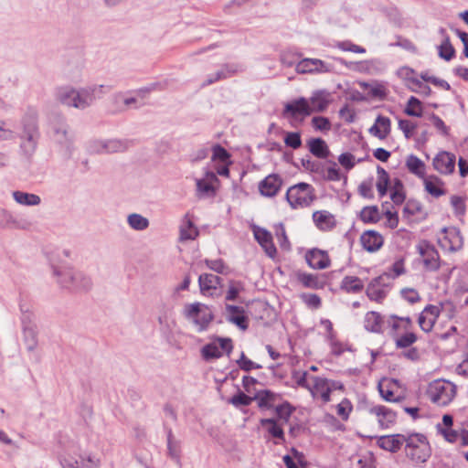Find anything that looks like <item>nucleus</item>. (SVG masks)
<instances>
[{"label": "nucleus", "instance_id": "nucleus-50", "mask_svg": "<svg viewBox=\"0 0 468 468\" xmlns=\"http://www.w3.org/2000/svg\"><path fill=\"white\" fill-rule=\"evenodd\" d=\"M244 290L243 283L239 281H230L229 282V289L226 292L225 299L227 301L237 300L239 292Z\"/></svg>", "mask_w": 468, "mask_h": 468}, {"label": "nucleus", "instance_id": "nucleus-43", "mask_svg": "<svg viewBox=\"0 0 468 468\" xmlns=\"http://www.w3.org/2000/svg\"><path fill=\"white\" fill-rule=\"evenodd\" d=\"M201 356L204 360L209 361L222 356V352L215 343H210L201 348Z\"/></svg>", "mask_w": 468, "mask_h": 468}, {"label": "nucleus", "instance_id": "nucleus-7", "mask_svg": "<svg viewBox=\"0 0 468 468\" xmlns=\"http://www.w3.org/2000/svg\"><path fill=\"white\" fill-rule=\"evenodd\" d=\"M311 386L310 393L314 399L321 400L323 404L330 401V394L336 389H343L340 382L330 380L324 378L313 376L310 377Z\"/></svg>", "mask_w": 468, "mask_h": 468}, {"label": "nucleus", "instance_id": "nucleus-6", "mask_svg": "<svg viewBox=\"0 0 468 468\" xmlns=\"http://www.w3.org/2000/svg\"><path fill=\"white\" fill-rule=\"evenodd\" d=\"M427 394L433 403L447 406L456 395V386L450 381L437 379L429 385Z\"/></svg>", "mask_w": 468, "mask_h": 468}, {"label": "nucleus", "instance_id": "nucleus-5", "mask_svg": "<svg viewBox=\"0 0 468 468\" xmlns=\"http://www.w3.org/2000/svg\"><path fill=\"white\" fill-rule=\"evenodd\" d=\"M54 275H66L69 279H61L60 285L69 289L88 291L92 287V281L90 276L82 271H75L70 267L54 268Z\"/></svg>", "mask_w": 468, "mask_h": 468}, {"label": "nucleus", "instance_id": "nucleus-37", "mask_svg": "<svg viewBox=\"0 0 468 468\" xmlns=\"http://www.w3.org/2000/svg\"><path fill=\"white\" fill-rule=\"evenodd\" d=\"M127 223L131 229L137 231L146 229L150 224L148 218L138 213L129 214L127 216Z\"/></svg>", "mask_w": 468, "mask_h": 468}, {"label": "nucleus", "instance_id": "nucleus-64", "mask_svg": "<svg viewBox=\"0 0 468 468\" xmlns=\"http://www.w3.org/2000/svg\"><path fill=\"white\" fill-rule=\"evenodd\" d=\"M338 162L346 170L352 169L356 165L355 156L350 153L341 154L338 157Z\"/></svg>", "mask_w": 468, "mask_h": 468}, {"label": "nucleus", "instance_id": "nucleus-20", "mask_svg": "<svg viewBox=\"0 0 468 468\" xmlns=\"http://www.w3.org/2000/svg\"><path fill=\"white\" fill-rule=\"evenodd\" d=\"M309 107L313 112H322L327 109L332 101L331 94L325 90H319L313 92L310 97Z\"/></svg>", "mask_w": 468, "mask_h": 468}, {"label": "nucleus", "instance_id": "nucleus-4", "mask_svg": "<svg viewBox=\"0 0 468 468\" xmlns=\"http://www.w3.org/2000/svg\"><path fill=\"white\" fill-rule=\"evenodd\" d=\"M315 198L314 186L303 182L292 186L286 192V199L293 209L310 207Z\"/></svg>", "mask_w": 468, "mask_h": 468}, {"label": "nucleus", "instance_id": "nucleus-51", "mask_svg": "<svg viewBox=\"0 0 468 468\" xmlns=\"http://www.w3.org/2000/svg\"><path fill=\"white\" fill-rule=\"evenodd\" d=\"M417 341V335L412 332H406L404 335L398 336L395 340L398 348H406L410 346Z\"/></svg>", "mask_w": 468, "mask_h": 468}, {"label": "nucleus", "instance_id": "nucleus-44", "mask_svg": "<svg viewBox=\"0 0 468 468\" xmlns=\"http://www.w3.org/2000/svg\"><path fill=\"white\" fill-rule=\"evenodd\" d=\"M24 339L28 351H34L37 346V331L34 326L24 327Z\"/></svg>", "mask_w": 468, "mask_h": 468}, {"label": "nucleus", "instance_id": "nucleus-56", "mask_svg": "<svg viewBox=\"0 0 468 468\" xmlns=\"http://www.w3.org/2000/svg\"><path fill=\"white\" fill-rule=\"evenodd\" d=\"M399 128L403 132L405 137L410 139L413 136L417 124L410 120H399Z\"/></svg>", "mask_w": 468, "mask_h": 468}, {"label": "nucleus", "instance_id": "nucleus-8", "mask_svg": "<svg viewBox=\"0 0 468 468\" xmlns=\"http://www.w3.org/2000/svg\"><path fill=\"white\" fill-rule=\"evenodd\" d=\"M185 315L197 326V332L207 330L208 324L213 319L211 311L207 306H204L199 303L187 304L185 307Z\"/></svg>", "mask_w": 468, "mask_h": 468}, {"label": "nucleus", "instance_id": "nucleus-35", "mask_svg": "<svg viewBox=\"0 0 468 468\" xmlns=\"http://www.w3.org/2000/svg\"><path fill=\"white\" fill-rule=\"evenodd\" d=\"M12 195L15 201L23 206H38L41 202L40 197L36 194L14 191Z\"/></svg>", "mask_w": 468, "mask_h": 468}, {"label": "nucleus", "instance_id": "nucleus-34", "mask_svg": "<svg viewBox=\"0 0 468 468\" xmlns=\"http://www.w3.org/2000/svg\"><path fill=\"white\" fill-rule=\"evenodd\" d=\"M365 328L373 333L382 332V316L374 311L367 313L365 316Z\"/></svg>", "mask_w": 468, "mask_h": 468}, {"label": "nucleus", "instance_id": "nucleus-23", "mask_svg": "<svg viewBox=\"0 0 468 468\" xmlns=\"http://www.w3.org/2000/svg\"><path fill=\"white\" fill-rule=\"evenodd\" d=\"M254 237L265 253L273 259L277 254V250L273 244L271 234L265 229L258 228L254 230Z\"/></svg>", "mask_w": 468, "mask_h": 468}, {"label": "nucleus", "instance_id": "nucleus-54", "mask_svg": "<svg viewBox=\"0 0 468 468\" xmlns=\"http://www.w3.org/2000/svg\"><path fill=\"white\" fill-rule=\"evenodd\" d=\"M312 125L315 130L328 132L331 129V122L328 118L324 116H315L312 119Z\"/></svg>", "mask_w": 468, "mask_h": 468}, {"label": "nucleus", "instance_id": "nucleus-28", "mask_svg": "<svg viewBox=\"0 0 468 468\" xmlns=\"http://www.w3.org/2000/svg\"><path fill=\"white\" fill-rule=\"evenodd\" d=\"M307 146L310 153L320 159H325L331 154L328 145L322 138L310 139L307 142Z\"/></svg>", "mask_w": 468, "mask_h": 468}, {"label": "nucleus", "instance_id": "nucleus-32", "mask_svg": "<svg viewBox=\"0 0 468 468\" xmlns=\"http://www.w3.org/2000/svg\"><path fill=\"white\" fill-rule=\"evenodd\" d=\"M406 167L411 174L421 179L426 176V165L424 162L414 154H410L407 157Z\"/></svg>", "mask_w": 468, "mask_h": 468}, {"label": "nucleus", "instance_id": "nucleus-62", "mask_svg": "<svg viewBox=\"0 0 468 468\" xmlns=\"http://www.w3.org/2000/svg\"><path fill=\"white\" fill-rule=\"evenodd\" d=\"M352 410V404L348 399H343L337 405V414L342 420H346L349 417V414Z\"/></svg>", "mask_w": 468, "mask_h": 468}, {"label": "nucleus", "instance_id": "nucleus-47", "mask_svg": "<svg viewBox=\"0 0 468 468\" xmlns=\"http://www.w3.org/2000/svg\"><path fill=\"white\" fill-rule=\"evenodd\" d=\"M390 198L396 205L402 204L405 200V195L403 192V184L400 180L396 179L391 189Z\"/></svg>", "mask_w": 468, "mask_h": 468}, {"label": "nucleus", "instance_id": "nucleus-15", "mask_svg": "<svg viewBox=\"0 0 468 468\" xmlns=\"http://www.w3.org/2000/svg\"><path fill=\"white\" fill-rule=\"evenodd\" d=\"M440 314V306L434 304L426 305L418 318V324L420 329L425 333L431 332Z\"/></svg>", "mask_w": 468, "mask_h": 468}, {"label": "nucleus", "instance_id": "nucleus-45", "mask_svg": "<svg viewBox=\"0 0 468 468\" xmlns=\"http://www.w3.org/2000/svg\"><path fill=\"white\" fill-rule=\"evenodd\" d=\"M360 218L365 223H375L379 219L378 208L376 206L365 207L360 212Z\"/></svg>", "mask_w": 468, "mask_h": 468}, {"label": "nucleus", "instance_id": "nucleus-11", "mask_svg": "<svg viewBox=\"0 0 468 468\" xmlns=\"http://www.w3.org/2000/svg\"><path fill=\"white\" fill-rule=\"evenodd\" d=\"M438 243L442 250L454 252L463 248V239L457 228L445 227L438 237Z\"/></svg>", "mask_w": 468, "mask_h": 468}, {"label": "nucleus", "instance_id": "nucleus-21", "mask_svg": "<svg viewBox=\"0 0 468 468\" xmlns=\"http://www.w3.org/2000/svg\"><path fill=\"white\" fill-rule=\"evenodd\" d=\"M369 412L377 416L378 421L383 429H388L396 422L397 413L385 406H374L369 410Z\"/></svg>", "mask_w": 468, "mask_h": 468}, {"label": "nucleus", "instance_id": "nucleus-61", "mask_svg": "<svg viewBox=\"0 0 468 468\" xmlns=\"http://www.w3.org/2000/svg\"><path fill=\"white\" fill-rule=\"evenodd\" d=\"M400 293L401 296L411 304L420 301V293L413 288H404L401 290Z\"/></svg>", "mask_w": 468, "mask_h": 468}, {"label": "nucleus", "instance_id": "nucleus-49", "mask_svg": "<svg viewBox=\"0 0 468 468\" xmlns=\"http://www.w3.org/2000/svg\"><path fill=\"white\" fill-rule=\"evenodd\" d=\"M274 398L275 395L269 390L261 391L256 397L259 407L265 409H271L273 407Z\"/></svg>", "mask_w": 468, "mask_h": 468}, {"label": "nucleus", "instance_id": "nucleus-63", "mask_svg": "<svg viewBox=\"0 0 468 468\" xmlns=\"http://www.w3.org/2000/svg\"><path fill=\"white\" fill-rule=\"evenodd\" d=\"M237 68L234 66L225 65L221 69L214 73V80H224L237 72Z\"/></svg>", "mask_w": 468, "mask_h": 468}, {"label": "nucleus", "instance_id": "nucleus-59", "mask_svg": "<svg viewBox=\"0 0 468 468\" xmlns=\"http://www.w3.org/2000/svg\"><path fill=\"white\" fill-rule=\"evenodd\" d=\"M275 411L279 419L284 422H287L291 414L292 413V409L289 403H283L275 408Z\"/></svg>", "mask_w": 468, "mask_h": 468}, {"label": "nucleus", "instance_id": "nucleus-39", "mask_svg": "<svg viewBox=\"0 0 468 468\" xmlns=\"http://www.w3.org/2000/svg\"><path fill=\"white\" fill-rule=\"evenodd\" d=\"M198 236V230L193 222L186 216V221L180 227V240H192Z\"/></svg>", "mask_w": 468, "mask_h": 468}, {"label": "nucleus", "instance_id": "nucleus-36", "mask_svg": "<svg viewBox=\"0 0 468 468\" xmlns=\"http://www.w3.org/2000/svg\"><path fill=\"white\" fill-rule=\"evenodd\" d=\"M363 288L362 280L356 276H346L341 282V289L349 293L360 292Z\"/></svg>", "mask_w": 468, "mask_h": 468}, {"label": "nucleus", "instance_id": "nucleus-41", "mask_svg": "<svg viewBox=\"0 0 468 468\" xmlns=\"http://www.w3.org/2000/svg\"><path fill=\"white\" fill-rule=\"evenodd\" d=\"M377 172H378L377 189H378L379 196L382 197L387 194L388 186L389 184V176H388V172L380 166H378Z\"/></svg>", "mask_w": 468, "mask_h": 468}, {"label": "nucleus", "instance_id": "nucleus-33", "mask_svg": "<svg viewBox=\"0 0 468 468\" xmlns=\"http://www.w3.org/2000/svg\"><path fill=\"white\" fill-rule=\"evenodd\" d=\"M382 280H384L383 276H378L367 286L366 292L371 301L380 303L386 297L385 291L379 287Z\"/></svg>", "mask_w": 468, "mask_h": 468}, {"label": "nucleus", "instance_id": "nucleus-17", "mask_svg": "<svg viewBox=\"0 0 468 468\" xmlns=\"http://www.w3.org/2000/svg\"><path fill=\"white\" fill-rule=\"evenodd\" d=\"M225 311L227 320L229 323L236 324L239 329L243 331L249 327V319L243 307L226 304Z\"/></svg>", "mask_w": 468, "mask_h": 468}, {"label": "nucleus", "instance_id": "nucleus-57", "mask_svg": "<svg viewBox=\"0 0 468 468\" xmlns=\"http://www.w3.org/2000/svg\"><path fill=\"white\" fill-rule=\"evenodd\" d=\"M451 205L454 210L455 215L463 216L466 211V205L464 199L458 196H452L451 197Z\"/></svg>", "mask_w": 468, "mask_h": 468}, {"label": "nucleus", "instance_id": "nucleus-52", "mask_svg": "<svg viewBox=\"0 0 468 468\" xmlns=\"http://www.w3.org/2000/svg\"><path fill=\"white\" fill-rule=\"evenodd\" d=\"M455 51L448 37L439 46V56L449 61L454 57Z\"/></svg>", "mask_w": 468, "mask_h": 468}, {"label": "nucleus", "instance_id": "nucleus-31", "mask_svg": "<svg viewBox=\"0 0 468 468\" xmlns=\"http://www.w3.org/2000/svg\"><path fill=\"white\" fill-rule=\"evenodd\" d=\"M77 89L70 85L58 86L55 89L54 97L57 101L69 107Z\"/></svg>", "mask_w": 468, "mask_h": 468}, {"label": "nucleus", "instance_id": "nucleus-27", "mask_svg": "<svg viewBox=\"0 0 468 468\" xmlns=\"http://www.w3.org/2000/svg\"><path fill=\"white\" fill-rule=\"evenodd\" d=\"M390 120L388 117L379 115L375 124L369 129V133L380 140H384L390 133Z\"/></svg>", "mask_w": 468, "mask_h": 468}, {"label": "nucleus", "instance_id": "nucleus-14", "mask_svg": "<svg viewBox=\"0 0 468 468\" xmlns=\"http://www.w3.org/2000/svg\"><path fill=\"white\" fill-rule=\"evenodd\" d=\"M218 178L214 172L207 171L202 178L196 179L197 196L199 198L213 197L216 195Z\"/></svg>", "mask_w": 468, "mask_h": 468}, {"label": "nucleus", "instance_id": "nucleus-12", "mask_svg": "<svg viewBox=\"0 0 468 468\" xmlns=\"http://www.w3.org/2000/svg\"><path fill=\"white\" fill-rule=\"evenodd\" d=\"M295 70L300 74H324L334 71V66L319 58H305L300 60Z\"/></svg>", "mask_w": 468, "mask_h": 468}, {"label": "nucleus", "instance_id": "nucleus-16", "mask_svg": "<svg viewBox=\"0 0 468 468\" xmlns=\"http://www.w3.org/2000/svg\"><path fill=\"white\" fill-rule=\"evenodd\" d=\"M455 155L449 152H440L433 159L432 165L441 175H451L455 168Z\"/></svg>", "mask_w": 468, "mask_h": 468}, {"label": "nucleus", "instance_id": "nucleus-42", "mask_svg": "<svg viewBox=\"0 0 468 468\" xmlns=\"http://www.w3.org/2000/svg\"><path fill=\"white\" fill-rule=\"evenodd\" d=\"M404 112L409 116L421 117L423 111L420 101L411 96L407 102Z\"/></svg>", "mask_w": 468, "mask_h": 468}, {"label": "nucleus", "instance_id": "nucleus-60", "mask_svg": "<svg viewBox=\"0 0 468 468\" xmlns=\"http://www.w3.org/2000/svg\"><path fill=\"white\" fill-rule=\"evenodd\" d=\"M0 224L5 227L18 228L17 221L13 215L5 209H0Z\"/></svg>", "mask_w": 468, "mask_h": 468}, {"label": "nucleus", "instance_id": "nucleus-2", "mask_svg": "<svg viewBox=\"0 0 468 468\" xmlns=\"http://www.w3.org/2000/svg\"><path fill=\"white\" fill-rule=\"evenodd\" d=\"M404 443L406 456L414 463H424L431 457V449L427 438L423 434H410L406 436Z\"/></svg>", "mask_w": 468, "mask_h": 468}, {"label": "nucleus", "instance_id": "nucleus-46", "mask_svg": "<svg viewBox=\"0 0 468 468\" xmlns=\"http://www.w3.org/2000/svg\"><path fill=\"white\" fill-rule=\"evenodd\" d=\"M404 273H405L404 261H403V259H399L392 264L390 269H388L387 271H385L381 276H383V279L385 277L389 278V279H395Z\"/></svg>", "mask_w": 468, "mask_h": 468}, {"label": "nucleus", "instance_id": "nucleus-24", "mask_svg": "<svg viewBox=\"0 0 468 468\" xmlns=\"http://www.w3.org/2000/svg\"><path fill=\"white\" fill-rule=\"evenodd\" d=\"M305 258L308 265L313 269L323 270L330 265V259L327 253L318 249L309 250Z\"/></svg>", "mask_w": 468, "mask_h": 468}, {"label": "nucleus", "instance_id": "nucleus-53", "mask_svg": "<svg viewBox=\"0 0 468 468\" xmlns=\"http://www.w3.org/2000/svg\"><path fill=\"white\" fill-rule=\"evenodd\" d=\"M284 144L292 149H298L302 146L301 134L298 132H287L284 136Z\"/></svg>", "mask_w": 468, "mask_h": 468}, {"label": "nucleus", "instance_id": "nucleus-9", "mask_svg": "<svg viewBox=\"0 0 468 468\" xmlns=\"http://www.w3.org/2000/svg\"><path fill=\"white\" fill-rule=\"evenodd\" d=\"M49 129L51 137L56 143L69 148L73 142V134L63 116L55 115L49 121Z\"/></svg>", "mask_w": 468, "mask_h": 468}, {"label": "nucleus", "instance_id": "nucleus-26", "mask_svg": "<svg viewBox=\"0 0 468 468\" xmlns=\"http://www.w3.org/2000/svg\"><path fill=\"white\" fill-rule=\"evenodd\" d=\"M221 278L212 273H203L198 278L200 292L204 295L212 294L220 284Z\"/></svg>", "mask_w": 468, "mask_h": 468}, {"label": "nucleus", "instance_id": "nucleus-22", "mask_svg": "<svg viewBox=\"0 0 468 468\" xmlns=\"http://www.w3.org/2000/svg\"><path fill=\"white\" fill-rule=\"evenodd\" d=\"M405 440L406 435L404 434L384 435L378 438L377 444L385 451L397 452L404 444Z\"/></svg>", "mask_w": 468, "mask_h": 468}, {"label": "nucleus", "instance_id": "nucleus-10", "mask_svg": "<svg viewBox=\"0 0 468 468\" xmlns=\"http://www.w3.org/2000/svg\"><path fill=\"white\" fill-rule=\"evenodd\" d=\"M132 142L120 139L94 140L90 143L89 149L94 154H116L128 150Z\"/></svg>", "mask_w": 468, "mask_h": 468}, {"label": "nucleus", "instance_id": "nucleus-38", "mask_svg": "<svg viewBox=\"0 0 468 468\" xmlns=\"http://www.w3.org/2000/svg\"><path fill=\"white\" fill-rule=\"evenodd\" d=\"M261 424L273 438L284 440L283 430L274 419H262Z\"/></svg>", "mask_w": 468, "mask_h": 468}, {"label": "nucleus", "instance_id": "nucleus-30", "mask_svg": "<svg viewBox=\"0 0 468 468\" xmlns=\"http://www.w3.org/2000/svg\"><path fill=\"white\" fill-rule=\"evenodd\" d=\"M423 184L425 190L434 197H439L445 194V190L442 188V181L435 176H425Z\"/></svg>", "mask_w": 468, "mask_h": 468}, {"label": "nucleus", "instance_id": "nucleus-55", "mask_svg": "<svg viewBox=\"0 0 468 468\" xmlns=\"http://www.w3.org/2000/svg\"><path fill=\"white\" fill-rule=\"evenodd\" d=\"M237 363L239 367V368L243 371L249 372L251 369H260L262 367L250 359H249L244 353H241V356L239 360H237Z\"/></svg>", "mask_w": 468, "mask_h": 468}, {"label": "nucleus", "instance_id": "nucleus-29", "mask_svg": "<svg viewBox=\"0 0 468 468\" xmlns=\"http://www.w3.org/2000/svg\"><path fill=\"white\" fill-rule=\"evenodd\" d=\"M313 218L317 228L323 231H328L335 228V219L334 216L327 211H316L313 214Z\"/></svg>", "mask_w": 468, "mask_h": 468}, {"label": "nucleus", "instance_id": "nucleus-40", "mask_svg": "<svg viewBox=\"0 0 468 468\" xmlns=\"http://www.w3.org/2000/svg\"><path fill=\"white\" fill-rule=\"evenodd\" d=\"M295 277L297 282L302 283L305 288L317 289L320 287L318 278L314 274L297 271Z\"/></svg>", "mask_w": 468, "mask_h": 468}, {"label": "nucleus", "instance_id": "nucleus-13", "mask_svg": "<svg viewBox=\"0 0 468 468\" xmlns=\"http://www.w3.org/2000/svg\"><path fill=\"white\" fill-rule=\"evenodd\" d=\"M417 250L420 253L424 268L430 271H436L441 267L440 255L433 245L426 240L420 241L417 245Z\"/></svg>", "mask_w": 468, "mask_h": 468}, {"label": "nucleus", "instance_id": "nucleus-1", "mask_svg": "<svg viewBox=\"0 0 468 468\" xmlns=\"http://www.w3.org/2000/svg\"><path fill=\"white\" fill-rule=\"evenodd\" d=\"M20 148L23 154L30 157L35 153L38 139L39 131L37 116L36 112L27 114L22 120V131L19 133Z\"/></svg>", "mask_w": 468, "mask_h": 468}, {"label": "nucleus", "instance_id": "nucleus-19", "mask_svg": "<svg viewBox=\"0 0 468 468\" xmlns=\"http://www.w3.org/2000/svg\"><path fill=\"white\" fill-rule=\"evenodd\" d=\"M283 116L290 115L291 117H297L298 115L309 116L311 115V109L309 107V101L303 97L288 102L284 106L282 112Z\"/></svg>", "mask_w": 468, "mask_h": 468}, {"label": "nucleus", "instance_id": "nucleus-48", "mask_svg": "<svg viewBox=\"0 0 468 468\" xmlns=\"http://www.w3.org/2000/svg\"><path fill=\"white\" fill-rule=\"evenodd\" d=\"M167 449H168L169 455L173 459L179 461L180 443H179V441L175 440L171 430H169L167 432Z\"/></svg>", "mask_w": 468, "mask_h": 468}, {"label": "nucleus", "instance_id": "nucleus-18", "mask_svg": "<svg viewBox=\"0 0 468 468\" xmlns=\"http://www.w3.org/2000/svg\"><path fill=\"white\" fill-rule=\"evenodd\" d=\"M282 185V179L277 174L267 176L259 184V191L264 197H275Z\"/></svg>", "mask_w": 468, "mask_h": 468}, {"label": "nucleus", "instance_id": "nucleus-3", "mask_svg": "<svg viewBox=\"0 0 468 468\" xmlns=\"http://www.w3.org/2000/svg\"><path fill=\"white\" fill-rule=\"evenodd\" d=\"M111 90L110 86L105 85H91L77 89L69 107L77 110H86L90 107L97 99Z\"/></svg>", "mask_w": 468, "mask_h": 468}, {"label": "nucleus", "instance_id": "nucleus-58", "mask_svg": "<svg viewBox=\"0 0 468 468\" xmlns=\"http://www.w3.org/2000/svg\"><path fill=\"white\" fill-rule=\"evenodd\" d=\"M336 48L343 51H350L354 53H365L366 49L351 41H341L336 43Z\"/></svg>", "mask_w": 468, "mask_h": 468}, {"label": "nucleus", "instance_id": "nucleus-25", "mask_svg": "<svg viewBox=\"0 0 468 468\" xmlns=\"http://www.w3.org/2000/svg\"><path fill=\"white\" fill-rule=\"evenodd\" d=\"M360 241L366 250L374 252L382 247L383 237L377 231L367 230L361 235Z\"/></svg>", "mask_w": 468, "mask_h": 468}]
</instances>
